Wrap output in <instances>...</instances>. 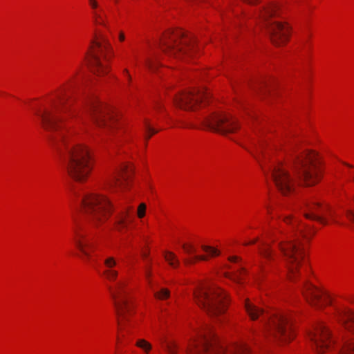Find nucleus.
Segmentation results:
<instances>
[{
	"mask_svg": "<svg viewBox=\"0 0 354 354\" xmlns=\"http://www.w3.org/2000/svg\"><path fill=\"white\" fill-rule=\"evenodd\" d=\"M77 73V71L74 75ZM72 82L73 79L69 80L67 85L59 89L55 99L50 101V104L48 107L35 111V114L41 119V124L46 130H58L68 118H73L79 115L77 109L73 106L70 100L71 95L69 93L73 86Z\"/></svg>",
	"mask_w": 354,
	"mask_h": 354,
	"instance_id": "1",
	"label": "nucleus"
},
{
	"mask_svg": "<svg viewBox=\"0 0 354 354\" xmlns=\"http://www.w3.org/2000/svg\"><path fill=\"white\" fill-rule=\"evenodd\" d=\"M64 167L71 178L83 181L88 176L91 168V156L86 147L69 142L64 135L53 138Z\"/></svg>",
	"mask_w": 354,
	"mask_h": 354,
	"instance_id": "2",
	"label": "nucleus"
},
{
	"mask_svg": "<svg viewBox=\"0 0 354 354\" xmlns=\"http://www.w3.org/2000/svg\"><path fill=\"white\" fill-rule=\"evenodd\" d=\"M244 306L252 319L261 318L266 336L285 342L292 338V319L289 315L283 313L277 314L266 313L251 303L249 299H245Z\"/></svg>",
	"mask_w": 354,
	"mask_h": 354,
	"instance_id": "3",
	"label": "nucleus"
},
{
	"mask_svg": "<svg viewBox=\"0 0 354 354\" xmlns=\"http://www.w3.org/2000/svg\"><path fill=\"white\" fill-rule=\"evenodd\" d=\"M250 348L245 343L234 344L225 347L221 345L210 328H205L185 348L186 354H248Z\"/></svg>",
	"mask_w": 354,
	"mask_h": 354,
	"instance_id": "4",
	"label": "nucleus"
},
{
	"mask_svg": "<svg viewBox=\"0 0 354 354\" xmlns=\"http://www.w3.org/2000/svg\"><path fill=\"white\" fill-rule=\"evenodd\" d=\"M118 263L113 257H107L104 259V270L103 275L110 281L115 283L108 287V290L113 298L114 305L118 317V324L122 326L126 319V314L130 310V306L127 299L129 293L126 288V283L124 280L116 281L118 272L115 270Z\"/></svg>",
	"mask_w": 354,
	"mask_h": 354,
	"instance_id": "5",
	"label": "nucleus"
},
{
	"mask_svg": "<svg viewBox=\"0 0 354 354\" xmlns=\"http://www.w3.org/2000/svg\"><path fill=\"white\" fill-rule=\"evenodd\" d=\"M289 165L306 185L311 186L319 181V160L315 152L292 149L290 153Z\"/></svg>",
	"mask_w": 354,
	"mask_h": 354,
	"instance_id": "6",
	"label": "nucleus"
},
{
	"mask_svg": "<svg viewBox=\"0 0 354 354\" xmlns=\"http://www.w3.org/2000/svg\"><path fill=\"white\" fill-rule=\"evenodd\" d=\"M161 50L171 56L192 55L196 51L195 39L181 30H167L158 41Z\"/></svg>",
	"mask_w": 354,
	"mask_h": 354,
	"instance_id": "7",
	"label": "nucleus"
},
{
	"mask_svg": "<svg viewBox=\"0 0 354 354\" xmlns=\"http://www.w3.org/2000/svg\"><path fill=\"white\" fill-rule=\"evenodd\" d=\"M82 203L86 218L95 226L104 223L112 213L113 205L103 195L86 194L82 198Z\"/></svg>",
	"mask_w": 354,
	"mask_h": 354,
	"instance_id": "8",
	"label": "nucleus"
},
{
	"mask_svg": "<svg viewBox=\"0 0 354 354\" xmlns=\"http://www.w3.org/2000/svg\"><path fill=\"white\" fill-rule=\"evenodd\" d=\"M198 304L210 316L223 313L226 306V295L215 286H202L194 292Z\"/></svg>",
	"mask_w": 354,
	"mask_h": 354,
	"instance_id": "9",
	"label": "nucleus"
},
{
	"mask_svg": "<svg viewBox=\"0 0 354 354\" xmlns=\"http://www.w3.org/2000/svg\"><path fill=\"white\" fill-rule=\"evenodd\" d=\"M278 15V8L276 5H268L259 12V18L263 24L272 42L276 46L286 43L290 37V27L285 24L272 21V17Z\"/></svg>",
	"mask_w": 354,
	"mask_h": 354,
	"instance_id": "10",
	"label": "nucleus"
},
{
	"mask_svg": "<svg viewBox=\"0 0 354 354\" xmlns=\"http://www.w3.org/2000/svg\"><path fill=\"white\" fill-rule=\"evenodd\" d=\"M259 162L264 174L270 175L276 187L281 194L286 195L295 189L294 178L290 175L286 166L281 163H272L268 167L261 162L258 153H261V149H257V154L249 151Z\"/></svg>",
	"mask_w": 354,
	"mask_h": 354,
	"instance_id": "11",
	"label": "nucleus"
},
{
	"mask_svg": "<svg viewBox=\"0 0 354 354\" xmlns=\"http://www.w3.org/2000/svg\"><path fill=\"white\" fill-rule=\"evenodd\" d=\"M84 109L98 127L111 129L115 125L117 120L113 111L97 99L90 100Z\"/></svg>",
	"mask_w": 354,
	"mask_h": 354,
	"instance_id": "12",
	"label": "nucleus"
},
{
	"mask_svg": "<svg viewBox=\"0 0 354 354\" xmlns=\"http://www.w3.org/2000/svg\"><path fill=\"white\" fill-rule=\"evenodd\" d=\"M198 120L205 127L222 134L233 133L238 129L236 120L230 114L212 113Z\"/></svg>",
	"mask_w": 354,
	"mask_h": 354,
	"instance_id": "13",
	"label": "nucleus"
},
{
	"mask_svg": "<svg viewBox=\"0 0 354 354\" xmlns=\"http://www.w3.org/2000/svg\"><path fill=\"white\" fill-rule=\"evenodd\" d=\"M280 250L283 253L289 270V277L293 280L301 262L305 263V252L299 242H284L279 244Z\"/></svg>",
	"mask_w": 354,
	"mask_h": 354,
	"instance_id": "14",
	"label": "nucleus"
},
{
	"mask_svg": "<svg viewBox=\"0 0 354 354\" xmlns=\"http://www.w3.org/2000/svg\"><path fill=\"white\" fill-rule=\"evenodd\" d=\"M111 50V45L104 37L94 43L89 53L88 61L94 73L97 75H104L108 73V67L103 62L102 58L106 59V54Z\"/></svg>",
	"mask_w": 354,
	"mask_h": 354,
	"instance_id": "15",
	"label": "nucleus"
},
{
	"mask_svg": "<svg viewBox=\"0 0 354 354\" xmlns=\"http://www.w3.org/2000/svg\"><path fill=\"white\" fill-rule=\"evenodd\" d=\"M308 336L312 347L319 354L330 350L334 342L327 326L323 323L317 324L308 331Z\"/></svg>",
	"mask_w": 354,
	"mask_h": 354,
	"instance_id": "16",
	"label": "nucleus"
},
{
	"mask_svg": "<svg viewBox=\"0 0 354 354\" xmlns=\"http://www.w3.org/2000/svg\"><path fill=\"white\" fill-rule=\"evenodd\" d=\"M208 97V93L204 90L194 89L182 92L174 98V104L184 110H195Z\"/></svg>",
	"mask_w": 354,
	"mask_h": 354,
	"instance_id": "17",
	"label": "nucleus"
},
{
	"mask_svg": "<svg viewBox=\"0 0 354 354\" xmlns=\"http://www.w3.org/2000/svg\"><path fill=\"white\" fill-rule=\"evenodd\" d=\"M303 294L308 302L317 308L330 304L328 297L321 290L310 282H306L303 287Z\"/></svg>",
	"mask_w": 354,
	"mask_h": 354,
	"instance_id": "18",
	"label": "nucleus"
},
{
	"mask_svg": "<svg viewBox=\"0 0 354 354\" xmlns=\"http://www.w3.org/2000/svg\"><path fill=\"white\" fill-rule=\"evenodd\" d=\"M82 225L76 222L74 228V242L85 259L89 260L91 258V252L94 251L95 245L82 232Z\"/></svg>",
	"mask_w": 354,
	"mask_h": 354,
	"instance_id": "19",
	"label": "nucleus"
},
{
	"mask_svg": "<svg viewBox=\"0 0 354 354\" xmlns=\"http://www.w3.org/2000/svg\"><path fill=\"white\" fill-rule=\"evenodd\" d=\"M304 216L310 220L317 221L323 225H326L327 221L324 215L329 212L328 205H322L319 202L305 203Z\"/></svg>",
	"mask_w": 354,
	"mask_h": 354,
	"instance_id": "20",
	"label": "nucleus"
},
{
	"mask_svg": "<svg viewBox=\"0 0 354 354\" xmlns=\"http://www.w3.org/2000/svg\"><path fill=\"white\" fill-rule=\"evenodd\" d=\"M133 218L131 207H127L122 209L116 218L115 225L117 230L118 231H121L123 228L127 226L128 223L133 221Z\"/></svg>",
	"mask_w": 354,
	"mask_h": 354,
	"instance_id": "21",
	"label": "nucleus"
},
{
	"mask_svg": "<svg viewBox=\"0 0 354 354\" xmlns=\"http://www.w3.org/2000/svg\"><path fill=\"white\" fill-rule=\"evenodd\" d=\"M339 321L344 324V327L354 333V312L348 309H342L338 312Z\"/></svg>",
	"mask_w": 354,
	"mask_h": 354,
	"instance_id": "22",
	"label": "nucleus"
},
{
	"mask_svg": "<svg viewBox=\"0 0 354 354\" xmlns=\"http://www.w3.org/2000/svg\"><path fill=\"white\" fill-rule=\"evenodd\" d=\"M88 3L91 8L93 10V15L95 23L97 24L104 25V20L101 11H97L99 8V4L97 0H88Z\"/></svg>",
	"mask_w": 354,
	"mask_h": 354,
	"instance_id": "23",
	"label": "nucleus"
},
{
	"mask_svg": "<svg viewBox=\"0 0 354 354\" xmlns=\"http://www.w3.org/2000/svg\"><path fill=\"white\" fill-rule=\"evenodd\" d=\"M129 172V166L126 165H123L120 167V169L118 170L117 174L113 176L112 181L111 182V185H120L122 184V181L120 179V176L125 179L126 175Z\"/></svg>",
	"mask_w": 354,
	"mask_h": 354,
	"instance_id": "24",
	"label": "nucleus"
},
{
	"mask_svg": "<svg viewBox=\"0 0 354 354\" xmlns=\"http://www.w3.org/2000/svg\"><path fill=\"white\" fill-rule=\"evenodd\" d=\"M339 354H354V341L348 339H346Z\"/></svg>",
	"mask_w": 354,
	"mask_h": 354,
	"instance_id": "25",
	"label": "nucleus"
},
{
	"mask_svg": "<svg viewBox=\"0 0 354 354\" xmlns=\"http://www.w3.org/2000/svg\"><path fill=\"white\" fill-rule=\"evenodd\" d=\"M136 345L141 348L146 354H149L152 349V345L144 339H138Z\"/></svg>",
	"mask_w": 354,
	"mask_h": 354,
	"instance_id": "26",
	"label": "nucleus"
},
{
	"mask_svg": "<svg viewBox=\"0 0 354 354\" xmlns=\"http://www.w3.org/2000/svg\"><path fill=\"white\" fill-rule=\"evenodd\" d=\"M165 259L169 263V264L174 268H177L179 265L178 259H177L175 254L171 252H167L165 254Z\"/></svg>",
	"mask_w": 354,
	"mask_h": 354,
	"instance_id": "27",
	"label": "nucleus"
},
{
	"mask_svg": "<svg viewBox=\"0 0 354 354\" xmlns=\"http://www.w3.org/2000/svg\"><path fill=\"white\" fill-rule=\"evenodd\" d=\"M259 254L266 259H272V252L266 243H262L261 246H259Z\"/></svg>",
	"mask_w": 354,
	"mask_h": 354,
	"instance_id": "28",
	"label": "nucleus"
},
{
	"mask_svg": "<svg viewBox=\"0 0 354 354\" xmlns=\"http://www.w3.org/2000/svg\"><path fill=\"white\" fill-rule=\"evenodd\" d=\"M207 260V257L205 255H195L191 258H187L184 259V263L186 265L193 264L196 261H206Z\"/></svg>",
	"mask_w": 354,
	"mask_h": 354,
	"instance_id": "29",
	"label": "nucleus"
},
{
	"mask_svg": "<svg viewBox=\"0 0 354 354\" xmlns=\"http://www.w3.org/2000/svg\"><path fill=\"white\" fill-rule=\"evenodd\" d=\"M170 295L169 290L167 288H162L160 291L154 293L155 297L158 299H167Z\"/></svg>",
	"mask_w": 354,
	"mask_h": 354,
	"instance_id": "30",
	"label": "nucleus"
},
{
	"mask_svg": "<svg viewBox=\"0 0 354 354\" xmlns=\"http://www.w3.org/2000/svg\"><path fill=\"white\" fill-rule=\"evenodd\" d=\"M201 248H202L204 252H205L206 253H207V254L210 257L218 256L220 254V252L218 250H216L212 247L207 246V245H202Z\"/></svg>",
	"mask_w": 354,
	"mask_h": 354,
	"instance_id": "31",
	"label": "nucleus"
},
{
	"mask_svg": "<svg viewBox=\"0 0 354 354\" xmlns=\"http://www.w3.org/2000/svg\"><path fill=\"white\" fill-rule=\"evenodd\" d=\"M156 60V55H152L151 57H147L145 60V65L149 70H153L156 67L155 61Z\"/></svg>",
	"mask_w": 354,
	"mask_h": 354,
	"instance_id": "32",
	"label": "nucleus"
},
{
	"mask_svg": "<svg viewBox=\"0 0 354 354\" xmlns=\"http://www.w3.org/2000/svg\"><path fill=\"white\" fill-rule=\"evenodd\" d=\"M167 351L169 354H176L178 346L175 342H168L166 346Z\"/></svg>",
	"mask_w": 354,
	"mask_h": 354,
	"instance_id": "33",
	"label": "nucleus"
},
{
	"mask_svg": "<svg viewBox=\"0 0 354 354\" xmlns=\"http://www.w3.org/2000/svg\"><path fill=\"white\" fill-rule=\"evenodd\" d=\"M182 248L184 251L189 254H194L196 251L194 246L192 244L184 243L182 245Z\"/></svg>",
	"mask_w": 354,
	"mask_h": 354,
	"instance_id": "34",
	"label": "nucleus"
},
{
	"mask_svg": "<svg viewBox=\"0 0 354 354\" xmlns=\"http://www.w3.org/2000/svg\"><path fill=\"white\" fill-rule=\"evenodd\" d=\"M147 206L145 203H141L138 206L137 214L139 218H143L145 215Z\"/></svg>",
	"mask_w": 354,
	"mask_h": 354,
	"instance_id": "35",
	"label": "nucleus"
},
{
	"mask_svg": "<svg viewBox=\"0 0 354 354\" xmlns=\"http://www.w3.org/2000/svg\"><path fill=\"white\" fill-rule=\"evenodd\" d=\"M145 128L147 132H150L151 134H154L158 132V131L151 127L149 123L147 121H146L145 123Z\"/></svg>",
	"mask_w": 354,
	"mask_h": 354,
	"instance_id": "36",
	"label": "nucleus"
},
{
	"mask_svg": "<svg viewBox=\"0 0 354 354\" xmlns=\"http://www.w3.org/2000/svg\"><path fill=\"white\" fill-rule=\"evenodd\" d=\"M346 216L351 222L354 223V213L351 211H347Z\"/></svg>",
	"mask_w": 354,
	"mask_h": 354,
	"instance_id": "37",
	"label": "nucleus"
},
{
	"mask_svg": "<svg viewBox=\"0 0 354 354\" xmlns=\"http://www.w3.org/2000/svg\"><path fill=\"white\" fill-rule=\"evenodd\" d=\"M151 275V270L149 268H147L145 271V276L148 280V282L149 283V285H151V281L150 280V277Z\"/></svg>",
	"mask_w": 354,
	"mask_h": 354,
	"instance_id": "38",
	"label": "nucleus"
},
{
	"mask_svg": "<svg viewBox=\"0 0 354 354\" xmlns=\"http://www.w3.org/2000/svg\"><path fill=\"white\" fill-rule=\"evenodd\" d=\"M299 231L303 237L306 238V239L308 238V233L307 232H306V230L301 228L299 230Z\"/></svg>",
	"mask_w": 354,
	"mask_h": 354,
	"instance_id": "39",
	"label": "nucleus"
},
{
	"mask_svg": "<svg viewBox=\"0 0 354 354\" xmlns=\"http://www.w3.org/2000/svg\"><path fill=\"white\" fill-rule=\"evenodd\" d=\"M124 38H125V37H124V33L122 32H120V34H119V39H120V41H124Z\"/></svg>",
	"mask_w": 354,
	"mask_h": 354,
	"instance_id": "40",
	"label": "nucleus"
},
{
	"mask_svg": "<svg viewBox=\"0 0 354 354\" xmlns=\"http://www.w3.org/2000/svg\"><path fill=\"white\" fill-rule=\"evenodd\" d=\"M123 73H124L127 75V77L129 81H130L131 78V76H130V75L129 73L128 70L127 69H124L123 70Z\"/></svg>",
	"mask_w": 354,
	"mask_h": 354,
	"instance_id": "41",
	"label": "nucleus"
},
{
	"mask_svg": "<svg viewBox=\"0 0 354 354\" xmlns=\"http://www.w3.org/2000/svg\"><path fill=\"white\" fill-rule=\"evenodd\" d=\"M229 260L231 261V262H236L238 260H239V257H232L229 259Z\"/></svg>",
	"mask_w": 354,
	"mask_h": 354,
	"instance_id": "42",
	"label": "nucleus"
},
{
	"mask_svg": "<svg viewBox=\"0 0 354 354\" xmlns=\"http://www.w3.org/2000/svg\"><path fill=\"white\" fill-rule=\"evenodd\" d=\"M257 239H254L250 242L244 243V245H250V244H254V243H257Z\"/></svg>",
	"mask_w": 354,
	"mask_h": 354,
	"instance_id": "43",
	"label": "nucleus"
},
{
	"mask_svg": "<svg viewBox=\"0 0 354 354\" xmlns=\"http://www.w3.org/2000/svg\"><path fill=\"white\" fill-rule=\"evenodd\" d=\"M292 218L291 217H288V216H287V217H286V218H284V220H285V221H286V223H289V222H290V221H292Z\"/></svg>",
	"mask_w": 354,
	"mask_h": 354,
	"instance_id": "44",
	"label": "nucleus"
},
{
	"mask_svg": "<svg viewBox=\"0 0 354 354\" xmlns=\"http://www.w3.org/2000/svg\"><path fill=\"white\" fill-rule=\"evenodd\" d=\"M161 107H162V105H161V104H160V103H158V104L156 105V108L157 109H161Z\"/></svg>",
	"mask_w": 354,
	"mask_h": 354,
	"instance_id": "45",
	"label": "nucleus"
},
{
	"mask_svg": "<svg viewBox=\"0 0 354 354\" xmlns=\"http://www.w3.org/2000/svg\"><path fill=\"white\" fill-rule=\"evenodd\" d=\"M234 281L237 282V283H239V279L238 278V277H233L232 279Z\"/></svg>",
	"mask_w": 354,
	"mask_h": 354,
	"instance_id": "46",
	"label": "nucleus"
},
{
	"mask_svg": "<svg viewBox=\"0 0 354 354\" xmlns=\"http://www.w3.org/2000/svg\"><path fill=\"white\" fill-rule=\"evenodd\" d=\"M148 254L147 252H142V256L143 257V258H146L147 257Z\"/></svg>",
	"mask_w": 354,
	"mask_h": 354,
	"instance_id": "47",
	"label": "nucleus"
},
{
	"mask_svg": "<svg viewBox=\"0 0 354 354\" xmlns=\"http://www.w3.org/2000/svg\"><path fill=\"white\" fill-rule=\"evenodd\" d=\"M185 127H191V128L195 127V126L194 124H187V125H185Z\"/></svg>",
	"mask_w": 354,
	"mask_h": 354,
	"instance_id": "48",
	"label": "nucleus"
},
{
	"mask_svg": "<svg viewBox=\"0 0 354 354\" xmlns=\"http://www.w3.org/2000/svg\"><path fill=\"white\" fill-rule=\"evenodd\" d=\"M344 165H346V166L349 167H353L352 165H349V164H347V163H344Z\"/></svg>",
	"mask_w": 354,
	"mask_h": 354,
	"instance_id": "49",
	"label": "nucleus"
},
{
	"mask_svg": "<svg viewBox=\"0 0 354 354\" xmlns=\"http://www.w3.org/2000/svg\"><path fill=\"white\" fill-rule=\"evenodd\" d=\"M150 136L151 135L146 136V139L148 140L149 138H150Z\"/></svg>",
	"mask_w": 354,
	"mask_h": 354,
	"instance_id": "50",
	"label": "nucleus"
}]
</instances>
